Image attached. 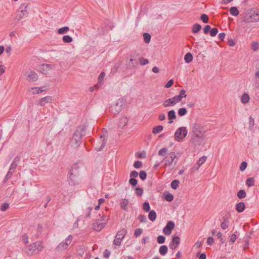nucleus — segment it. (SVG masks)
<instances>
[{"label":"nucleus","mask_w":259,"mask_h":259,"mask_svg":"<svg viewBox=\"0 0 259 259\" xmlns=\"http://www.w3.org/2000/svg\"><path fill=\"white\" fill-rule=\"evenodd\" d=\"M86 134V127L84 125L78 126L70 140L72 147L77 148L82 143V138Z\"/></svg>","instance_id":"1"},{"label":"nucleus","mask_w":259,"mask_h":259,"mask_svg":"<svg viewBox=\"0 0 259 259\" xmlns=\"http://www.w3.org/2000/svg\"><path fill=\"white\" fill-rule=\"evenodd\" d=\"M242 22L245 23L259 22V9L251 8L246 10L243 13Z\"/></svg>","instance_id":"2"},{"label":"nucleus","mask_w":259,"mask_h":259,"mask_svg":"<svg viewBox=\"0 0 259 259\" xmlns=\"http://www.w3.org/2000/svg\"><path fill=\"white\" fill-rule=\"evenodd\" d=\"M44 248L42 242L33 243L26 247V253L28 256H32L41 251Z\"/></svg>","instance_id":"3"},{"label":"nucleus","mask_w":259,"mask_h":259,"mask_svg":"<svg viewBox=\"0 0 259 259\" xmlns=\"http://www.w3.org/2000/svg\"><path fill=\"white\" fill-rule=\"evenodd\" d=\"M125 104V101L123 98L119 99L115 105L110 107V111L116 114L119 113L123 108Z\"/></svg>","instance_id":"4"},{"label":"nucleus","mask_w":259,"mask_h":259,"mask_svg":"<svg viewBox=\"0 0 259 259\" xmlns=\"http://www.w3.org/2000/svg\"><path fill=\"white\" fill-rule=\"evenodd\" d=\"M79 175L74 174L73 172H68L67 181L69 186H75L80 184L78 176Z\"/></svg>","instance_id":"5"},{"label":"nucleus","mask_w":259,"mask_h":259,"mask_svg":"<svg viewBox=\"0 0 259 259\" xmlns=\"http://www.w3.org/2000/svg\"><path fill=\"white\" fill-rule=\"evenodd\" d=\"M127 233V230L124 228L117 231L113 241V244L117 246L120 245L122 240L124 238Z\"/></svg>","instance_id":"6"},{"label":"nucleus","mask_w":259,"mask_h":259,"mask_svg":"<svg viewBox=\"0 0 259 259\" xmlns=\"http://www.w3.org/2000/svg\"><path fill=\"white\" fill-rule=\"evenodd\" d=\"M188 131L186 127H180L178 128L175 133V138L176 141L183 139L187 135Z\"/></svg>","instance_id":"7"},{"label":"nucleus","mask_w":259,"mask_h":259,"mask_svg":"<svg viewBox=\"0 0 259 259\" xmlns=\"http://www.w3.org/2000/svg\"><path fill=\"white\" fill-rule=\"evenodd\" d=\"M202 127L201 124L195 123L192 126V132L195 136L198 138H202L203 134L205 132L202 131Z\"/></svg>","instance_id":"8"},{"label":"nucleus","mask_w":259,"mask_h":259,"mask_svg":"<svg viewBox=\"0 0 259 259\" xmlns=\"http://www.w3.org/2000/svg\"><path fill=\"white\" fill-rule=\"evenodd\" d=\"M175 223L172 221H168L166 226L163 229V232L166 235H169L171 234L172 230L175 228Z\"/></svg>","instance_id":"9"},{"label":"nucleus","mask_w":259,"mask_h":259,"mask_svg":"<svg viewBox=\"0 0 259 259\" xmlns=\"http://www.w3.org/2000/svg\"><path fill=\"white\" fill-rule=\"evenodd\" d=\"M28 6V3H24L22 4L19 7V10H20L21 14H20L18 17V20H21L24 17H26L28 15V12L27 11V8Z\"/></svg>","instance_id":"10"},{"label":"nucleus","mask_w":259,"mask_h":259,"mask_svg":"<svg viewBox=\"0 0 259 259\" xmlns=\"http://www.w3.org/2000/svg\"><path fill=\"white\" fill-rule=\"evenodd\" d=\"M177 96L174 97L173 98H171L165 100L163 103V105L165 107L174 106L177 103L180 102L179 101V99H178Z\"/></svg>","instance_id":"11"},{"label":"nucleus","mask_w":259,"mask_h":259,"mask_svg":"<svg viewBox=\"0 0 259 259\" xmlns=\"http://www.w3.org/2000/svg\"><path fill=\"white\" fill-rule=\"evenodd\" d=\"M180 243V238L179 236L174 235L172 236V240L169 243V247L172 249H176Z\"/></svg>","instance_id":"12"},{"label":"nucleus","mask_w":259,"mask_h":259,"mask_svg":"<svg viewBox=\"0 0 259 259\" xmlns=\"http://www.w3.org/2000/svg\"><path fill=\"white\" fill-rule=\"evenodd\" d=\"M101 220L98 219L96 220L95 222L93 223V226L94 230L96 231L100 232L103 229L106 225L107 224L106 222H101Z\"/></svg>","instance_id":"13"},{"label":"nucleus","mask_w":259,"mask_h":259,"mask_svg":"<svg viewBox=\"0 0 259 259\" xmlns=\"http://www.w3.org/2000/svg\"><path fill=\"white\" fill-rule=\"evenodd\" d=\"M167 155V156L165 157V165L169 166L174 161L175 159L176 158V155L174 152L168 153Z\"/></svg>","instance_id":"14"},{"label":"nucleus","mask_w":259,"mask_h":259,"mask_svg":"<svg viewBox=\"0 0 259 259\" xmlns=\"http://www.w3.org/2000/svg\"><path fill=\"white\" fill-rule=\"evenodd\" d=\"M131 58L129 62L127 63V67L131 69H135L139 65V63L137 61L136 58H134L135 56L133 55H131Z\"/></svg>","instance_id":"15"},{"label":"nucleus","mask_w":259,"mask_h":259,"mask_svg":"<svg viewBox=\"0 0 259 259\" xmlns=\"http://www.w3.org/2000/svg\"><path fill=\"white\" fill-rule=\"evenodd\" d=\"M80 168V166L79 165V163H75L70 166L68 172H71L74 174L79 175V172Z\"/></svg>","instance_id":"16"},{"label":"nucleus","mask_w":259,"mask_h":259,"mask_svg":"<svg viewBox=\"0 0 259 259\" xmlns=\"http://www.w3.org/2000/svg\"><path fill=\"white\" fill-rule=\"evenodd\" d=\"M27 80L30 82H34L38 79V75L33 71H30V73L27 75Z\"/></svg>","instance_id":"17"},{"label":"nucleus","mask_w":259,"mask_h":259,"mask_svg":"<svg viewBox=\"0 0 259 259\" xmlns=\"http://www.w3.org/2000/svg\"><path fill=\"white\" fill-rule=\"evenodd\" d=\"M167 116L169 119V124H171L173 122V120L177 118L176 112L174 110H170L168 112Z\"/></svg>","instance_id":"18"},{"label":"nucleus","mask_w":259,"mask_h":259,"mask_svg":"<svg viewBox=\"0 0 259 259\" xmlns=\"http://www.w3.org/2000/svg\"><path fill=\"white\" fill-rule=\"evenodd\" d=\"M52 68L51 65L47 64H44L41 65L40 67V71L44 74H47L48 73V71Z\"/></svg>","instance_id":"19"},{"label":"nucleus","mask_w":259,"mask_h":259,"mask_svg":"<svg viewBox=\"0 0 259 259\" xmlns=\"http://www.w3.org/2000/svg\"><path fill=\"white\" fill-rule=\"evenodd\" d=\"M52 97L51 96H46L43 98H42L39 103V104L41 106H43L45 105L46 103H51L52 101Z\"/></svg>","instance_id":"20"},{"label":"nucleus","mask_w":259,"mask_h":259,"mask_svg":"<svg viewBox=\"0 0 259 259\" xmlns=\"http://www.w3.org/2000/svg\"><path fill=\"white\" fill-rule=\"evenodd\" d=\"M245 205L243 202H240L236 204V209L238 212H242L245 209Z\"/></svg>","instance_id":"21"},{"label":"nucleus","mask_w":259,"mask_h":259,"mask_svg":"<svg viewBox=\"0 0 259 259\" xmlns=\"http://www.w3.org/2000/svg\"><path fill=\"white\" fill-rule=\"evenodd\" d=\"M20 160V157L19 156H17L12 162L11 163L10 167L12 168V169H15L16 168L17 165H18V162H19Z\"/></svg>","instance_id":"22"},{"label":"nucleus","mask_w":259,"mask_h":259,"mask_svg":"<svg viewBox=\"0 0 259 259\" xmlns=\"http://www.w3.org/2000/svg\"><path fill=\"white\" fill-rule=\"evenodd\" d=\"M128 122V119L126 117H122L118 123L119 127H123L125 126Z\"/></svg>","instance_id":"23"},{"label":"nucleus","mask_w":259,"mask_h":259,"mask_svg":"<svg viewBox=\"0 0 259 259\" xmlns=\"http://www.w3.org/2000/svg\"><path fill=\"white\" fill-rule=\"evenodd\" d=\"M128 203L129 201L127 199L125 198L122 199L120 203L121 208L124 210H126L127 208V206Z\"/></svg>","instance_id":"24"},{"label":"nucleus","mask_w":259,"mask_h":259,"mask_svg":"<svg viewBox=\"0 0 259 259\" xmlns=\"http://www.w3.org/2000/svg\"><path fill=\"white\" fill-rule=\"evenodd\" d=\"M224 219L223 222L221 223V227L222 229L225 230L229 226V221L227 217H226V218L224 217Z\"/></svg>","instance_id":"25"},{"label":"nucleus","mask_w":259,"mask_h":259,"mask_svg":"<svg viewBox=\"0 0 259 259\" xmlns=\"http://www.w3.org/2000/svg\"><path fill=\"white\" fill-rule=\"evenodd\" d=\"M201 25L196 23L192 26V32L193 33H197L201 29Z\"/></svg>","instance_id":"26"},{"label":"nucleus","mask_w":259,"mask_h":259,"mask_svg":"<svg viewBox=\"0 0 259 259\" xmlns=\"http://www.w3.org/2000/svg\"><path fill=\"white\" fill-rule=\"evenodd\" d=\"M156 213L154 210H152L149 211V214H148V218L149 219L153 222L156 220Z\"/></svg>","instance_id":"27"},{"label":"nucleus","mask_w":259,"mask_h":259,"mask_svg":"<svg viewBox=\"0 0 259 259\" xmlns=\"http://www.w3.org/2000/svg\"><path fill=\"white\" fill-rule=\"evenodd\" d=\"M230 13L233 16H237L239 14V11L237 7H232L230 9Z\"/></svg>","instance_id":"28"},{"label":"nucleus","mask_w":259,"mask_h":259,"mask_svg":"<svg viewBox=\"0 0 259 259\" xmlns=\"http://www.w3.org/2000/svg\"><path fill=\"white\" fill-rule=\"evenodd\" d=\"M168 251V247L166 245H162L160 247L159 252L162 255H164L166 254Z\"/></svg>","instance_id":"29"},{"label":"nucleus","mask_w":259,"mask_h":259,"mask_svg":"<svg viewBox=\"0 0 259 259\" xmlns=\"http://www.w3.org/2000/svg\"><path fill=\"white\" fill-rule=\"evenodd\" d=\"M163 129L162 125H159L154 126L152 130V133L154 134H157L161 132Z\"/></svg>","instance_id":"30"},{"label":"nucleus","mask_w":259,"mask_h":259,"mask_svg":"<svg viewBox=\"0 0 259 259\" xmlns=\"http://www.w3.org/2000/svg\"><path fill=\"white\" fill-rule=\"evenodd\" d=\"M193 58V56L190 53H187L184 57V60L187 63L191 62L192 61Z\"/></svg>","instance_id":"31"},{"label":"nucleus","mask_w":259,"mask_h":259,"mask_svg":"<svg viewBox=\"0 0 259 259\" xmlns=\"http://www.w3.org/2000/svg\"><path fill=\"white\" fill-rule=\"evenodd\" d=\"M69 30L68 26H65L58 29V33L59 34H64L66 33Z\"/></svg>","instance_id":"32"},{"label":"nucleus","mask_w":259,"mask_h":259,"mask_svg":"<svg viewBox=\"0 0 259 259\" xmlns=\"http://www.w3.org/2000/svg\"><path fill=\"white\" fill-rule=\"evenodd\" d=\"M254 182L255 181L253 178H248L246 181V184L248 187H250L254 185Z\"/></svg>","instance_id":"33"},{"label":"nucleus","mask_w":259,"mask_h":259,"mask_svg":"<svg viewBox=\"0 0 259 259\" xmlns=\"http://www.w3.org/2000/svg\"><path fill=\"white\" fill-rule=\"evenodd\" d=\"M31 90L32 91L33 94H39L40 93H42L45 91V90L42 89V87L41 88H38V87H35V88H32Z\"/></svg>","instance_id":"34"},{"label":"nucleus","mask_w":259,"mask_h":259,"mask_svg":"<svg viewBox=\"0 0 259 259\" xmlns=\"http://www.w3.org/2000/svg\"><path fill=\"white\" fill-rule=\"evenodd\" d=\"M179 184L180 181L178 180H175L171 182L170 186L173 189L176 190L178 188Z\"/></svg>","instance_id":"35"},{"label":"nucleus","mask_w":259,"mask_h":259,"mask_svg":"<svg viewBox=\"0 0 259 259\" xmlns=\"http://www.w3.org/2000/svg\"><path fill=\"white\" fill-rule=\"evenodd\" d=\"M237 197L239 199H242V198H244L246 197V193L245 191L244 190H240L237 192Z\"/></svg>","instance_id":"36"},{"label":"nucleus","mask_w":259,"mask_h":259,"mask_svg":"<svg viewBox=\"0 0 259 259\" xmlns=\"http://www.w3.org/2000/svg\"><path fill=\"white\" fill-rule=\"evenodd\" d=\"M177 97L179 98L178 99H179V101H181L183 98H186L187 97L186 91L185 90H181L179 95L177 96Z\"/></svg>","instance_id":"37"},{"label":"nucleus","mask_w":259,"mask_h":259,"mask_svg":"<svg viewBox=\"0 0 259 259\" xmlns=\"http://www.w3.org/2000/svg\"><path fill=\"white\" fill-rule=\"evenodd\" d=\"M144 190L142 188L137 187L135 188V193L138 197H141L143 194Z\"/></svg>","instance_id":"38"},{"label":"nucleus","mask_w":259,"mask_h":259,"mask_svg":"<svg viewBox=\"0 0 259 259\" xmlns=\"http://www.w3.org/2000/svg\"><path fill=\"white\" fill-rule=\"evenodd\" d=\"M241 102L243 103H247L249 102V97L248 94H244L241 97Z\"/></svg>","instance_id":"39"},{"label":"nucleus","mask_w":259,"mask_h":259,"mask_svg":"<svg viewBox=\"0 0 259 259\" xmlns=\"http://www.w3.org/2000/svg\"><path fill=\"white\" fill-rule=\"evenodd\" d=\"M63 41L65 43H70L73 41L72 38L69 35H64L62 38Z\"/></svg>","instance_id":"40"},{"label":"nucleus","mask_w":259,"mask_h":259,"mask_svg":"<svg viewBox=\"0 0 259 259\" xmlns=\"http://www.w3.org/2000/svg\"><path fill=\"white\" fill-rule=\"evenodd\" d=\"M164 198L167 201L171 202L174 199V196L171 194L167 192L166 194H164Z\"/></svg>","instance_id":"41"},{"label":"nucleus","mask_w":259,"mask_h":259,"mask_svg":"<svg viewBox=\"0 0 259 259\" xmlns=\"http://www.w3.org/2000/svg\"><path fill=\"white\" fill-rule=\"evenodd\" d=\"M67 247H68L66 245H65V242L62 241L58 245V246L56 247V249L63 250L66 249Z\"/></svg>","instance_id":"42"},{"label":"nucleus","mask_w":259,"mask_h":259,"mask_svg":"<svg viewBox=\"0 0 259 259\" xmlns=\"http://www.w3.org/2000/svg\"><path fill=\"white\" fill-rule=\"evenodd\" d=\"M106 143V141H105V139L104 138L102 140L101 145L100 147L97 146L95 148L96 151H101L105 146Z\"/></svg>","instance_id":"43"},{"label":"nucleus","mask_w":259,"mask_h":259,"mask_svg":"<svg viewBox=\"0 0 259 259\" xmlns=\"http://www.w3.org/2000/svg\"><path fill=\"white\" fill-rule=\"evenodd\" d=\"M187 113V110L185 108H181L178 110V115L180 116L185 115Z\"/></svg>","instance_id":"44"},{"label":"nucleus","mask_w":259,"mask_h":259,"mask_svg":"<svg viewBox=\"0 0 259 259\" xmlns=\"http://www.w3.org/2000/svg\"><path fill=\"white\" fill-rule=\"evenodd\" d=\"M144 41L148 44L150 42L151 39V35L148 33H144L143 34Z\"/></svg>","instance_id":"45"},{"label":"nucleus","mask_w":259,"mask_h":259,"mask_svg":"<svg viewBox=\"0 0 259 259\" xmlns=\"http://www.w3.org/2000/svg\"><path fill=\"white\" fill-rule=\"evenodd\" d=\"M165 237L163 235H159L157 238V241L159 244H163L165 242Z\"/></svg>","instance_id":"46"},{"label":"nucleus","mask_w":259,"mask_h":259,"mask_svg":"<svg viewBox=\"0 0 259 259\" xmlns=\"http://www.w3.org/2000/svg\"><path fill=\"white\" fill-rule=\"evenodd\" d=\"M143 209L146 212L150 211V204L148 202H145L143 204Z\"/></svg>","instance_id":"47"},{"label":"nucleus","mask_w":259,"mask_h":259,"mask_svg":"<svg viewBox=\"0 0 259 259\" xmlns=\"http://www.w3.org/2000/svg\"><path fill=\"white\" fill-rule=\"evenodd\" d=\"M139 63L141 65H145L149 63V60L143 57L139 58Z\"/></svg>","instance_id":"48"},{"label":"nucleus","mask_w":259,"mask_h":259,"mask_svg":"<svg viewBox=\"0 0 259 259\" xmlns=\"http://www.w3.org/2000/svg\"><path fill=\"white\" fill-rule=\"evenodd\" d=\"M167 149L166 148H163L159 150L158 154L159 156H164L167 153Z\"/></svg>","instance_id":"49"},{"label":"nucleus","mask_w":259,"mask_h":259,"mask_svg":"<svg viewBox=\"0 0 259 259\" xmlns=\"http://www.w3.org/2000/svg\"><path fill=\"white\" fill-rule=\"evenodd\" d=\"M200 19L205 23L208 22V16L205 14H202L200 16Z\"/></svg>","instance_id":"50"},{"label":"nucleus","mask_w":259,"mask_h":259,"mask_svg":"<svg viewBox=\"0 0 259 259\" xmlns=\"http://www.w3.org/2000/svg\"><path fill=\"white\" fill-rule=\"evenodd\" d=\"M72 239V236L71 235H69L64 241L65 242V245H66L68 247L70 244Z\"/></svg>","instance_id":"51"},{"label":"nucleus","mask_w":259,"mask_h":259,"mask_svg":"<svg viewBox=\"0 0 259 259\" xmlns=\"http://www.w3.org/2000/svg\"><path fill=\"white\" fill-rule=\"evenodd\" d=\"M209 32H210V35L211 36H212V37L215 36L218 32V29L217 28H215V27L211 28Z\"/></svg>","instance_id":"52"},{"label":"nucleus","mask_w":259,"mask_h":259,"mask_svg":"<svg viewBox=\"0 0 259 259\" xmlns=\"http://www.w3.org/2000/svg\"><path fill=\"white\" fill-rule=\"evenodd\" d=\"M207 159V157L206 156H202L199 158V159L197 161V163L201 166Z\"/></svg>","instance_id":"53"},{"label":"nucleus","mask_w":259,"mask_h":259,"mask_svg":"<svg viewBox=\"0 0 259 259\" xmlns=\"http://www.w3.org/2000/svg\"><path fill=\"white\" fill-rule=\"evenodd\" d=\"M139 176L140 179L144 181L147 178V173L144 170H141L139 173Z\"/></svg>","instance_id":"54"},{"label":"nucleus","mask_w":259,"mask_h":259,"mask_svg":"<svg viewBox=\"0 0 259 259\" xmlns=\"http://www.w3.org/2000/svg\"><path fill=\"white\" fill-rule=\"evenodd\" d=\"M129 183L132 187H134L137 185L138 181L135 178H130Z\"/></svg>","instance_id":"55"},{"label":"nucleus","mask_w":259,"mask_h":259,"mask_svg":"<svg viewBox=\"0 0 259 259\" xmlns=\"http://www.w3.org/2000/svg\"><path fill=\"white\" fill-rule=\"evenodd\" d=\"M138 219L141 223H145L147 221L146 216L144 214H140Z\"/></svg>","instance_id":"56"},{"label":"nucleus","mask_w":259,"mask_h":259,"mask_svg":"<svg viewBox=\"0 0 259 259\" xmlns=\"http://www.w3.org/2000/svg\"><path fill=\"white\" fill-rule=\"evenodd\" d=\"M259 48V44L258 42L255 41L253 42L251 45V49L254 51H256Z\"/></svg>","instance_id":"57"},{"label":"nucleus","mask_w":259,"mask_h":259,"mask_svg":"<svg viewBox=\"0 0 259 259\" xmlns=\"http://www.w3.org/2000/svg\"><path fill=\"white\" fill-rule=\"evenodd\" d=\"M143 230L141 228L137 229L135 230L134 235L137 237L141 235Z\"/></svg>","instance_id":"58"},{"label":"nucleus","mask_w":259,"mask_h":259,"mask_svg":"<svg viewBox=\"0 0 259 259\" xmlns=\"http://www.w3.org/2000/svg\"><path fill=\"white\" fill-rule=\"evenodd\" d=\"M9 207V204L7 203H4L1 205V210L3 211H6Z\"/></svg>","instance_id":"59"},{"label":"nucleus","mask_w":259,"mask_h":259,"mask_svg":"<svg viewBox=\"0 0 259 259\" xmlns=\"http://www.w3.org/2000/svg\"><path fill=\"white\" fill-rule=\"evenodd\" d=\"M247 166V162L245 161H243L241 163V165L240 166V167H239L240 170L241 171H244L246 169Z\"/></svg>","instance_id":"60"},{"label":"nucleus","mask_w":259,"mask_h":259,"mask_svg":"<svg viewBox=\"0 0 259 259\" xmlns=\"http://www.w3.org/2000/svg\"><path fill=\"white\" fill-rule=\"evenodd\" d=\"M142 165V163L141 161H136L135 162L134 164V166L136 168H140Z\"/></svg>","instance_id":"61"},{"label":"nucleus","mask_w":259,"mask_h":259,"mask_svg":"<svg viewBox=\"0 0 259 259\" xmlns=\"http://www.w3.org/2000/svg\"><path fill=\"white\" fill-rule=\"evenodd\" d=\"M259 78V70L257 71L254 74V83L255 84H257L259 83V79L257 78Z\"/></svg>","instance_id":"62"},{"label":"nucleus","mask_w":259,"mask_h":259,"mask_svg":"<svg viewBox=\"0 0 259 259\" xmlns=\"http://www.w3.org/2000/svg\"><path fill=\"white\" fill-rule=\"evenodd\" d=\"M210 29H211V27L210 25H206L204 27V28H203L204 33L205 34H207L208 33V32L210 31Z\"/></svg>","instance_id":"63"},{"label":"nucleus","mask_w":259,"mask_h":259,"mask_svg":"<svg viewBox=\"0 0 259 259\" xmlns=\"http://www.w3.org/2000/svg\"><path fill=\"white\" fill-rule=\"evenodd\" d=\"M110 255V251L108 249H106L104 250V253H103L104 257L106 258H108Z\"/></svg>","instance_id":"64"}]
</instances>
